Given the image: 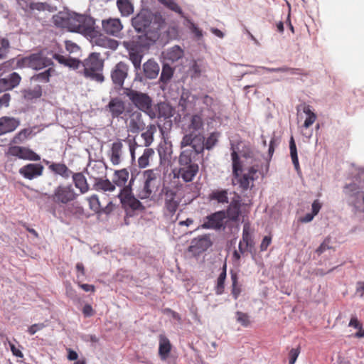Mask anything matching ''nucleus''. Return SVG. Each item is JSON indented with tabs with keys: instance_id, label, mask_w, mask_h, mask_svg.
Instances as JSON below:
<instances>
[{
	"instance_id": "f257e3e1",
	"label": "nucleus",
	"mask_w": 364,
	"mask_h": 364,
	"mask_svg": "<svg viewBox=\"0 0 364 364\" xmlns=\"http://www.w3.org/2000/svg\"><path fill=\"white\" fill-rule=\"evenodd\" d=\"M179 127L183 134L181 149L203 150L204 122L201 113L185 114L179 121Z\"/></svg>"
},
{
	"instance_id": "f03ea898",
	"label": "nucleus",
	"mask_w": 364,
	"mask_h": 364,
	"mask_svg": "<svg viewBox=\"0 0 364 364\" xmlns=\"http://www.w3.org/2000/svg\"><path fill=\"white\" fill-rule=\"evenodd\" d=\"M55 26L66 28L87 37H92L95 33V20L90 16L73 11H63L53 16Z\"/></svg>"
},
{
	"instance_id": "7ed1b4c3",
	"label": "nucleus",
	"mask_w": 364,
	"mask_h": 364,
	"mask_svg": "<svg viewBox=\"0 0 364 364\" xmlns=\"http://www.w3.org/2000/svg\"><path fill=\"white\" fill-rule=\"evenodd\" d=\"M134 29L138 32H144L137 38L148 41V44L154 43L160 37V30L164 20L159 13H153L148 9H142L132 19Z\"/></svg>"
},
{
	"instance_id": "20e7f679",
	"label": "nucleus",
	"mask_w": 364,
	"mask_h": 364,
	"mask_svg": "<svg viewBox=\"0 0 364 364\" xmlns=\"http://www.w3.org/2000/svg\"><path fill=\"white\" fill-rule=\"evenodd\" d=\"M181 149L178 157V168L175 175L184 182H191L198 172L199 168L197 161L202 155L203 150L189 148Z\"/></svg>"
},
{
	"instance_id": "39448f33",
	"label": "nucleus",
	"mask_w": 364,
	"mask_h": 364,
	"mask_svg": "<svg viewBox=\"0 0 364 364\" xmlns=\"http://www.w3.org/2000/svg\"><path fill=\"white\" fill-rule=\"evenodd\" d=\"M148 41L137 38L129 43H126V48L129 53V59L132 63L136 72L134 80L143 82L144 77L139 71L141 69V60L144 50L148 49L154 43L148 44Z\"/></svg>"
},
{
	"instance_id": "423d86ee",
	"label": "nucleus",
	"mask_w": 364,
	"mask_h": 364,
	"mask_svg": "<svg viewBox=\"0 0 364 364\" xmlns=\"http://www.w3.org/2000/svg\"><path fill=\"white\" fill-rule=\"evenodd\" d=\"M143 186L139 191V197L146 199L152 197L161 183V172L159 169L146 170L142 173Z\"/></svg>"
},
{
	"instance_id": "0eeeda50",
	"label": "nucleus",
	"mask_w": 364,
	"mask_h": 364,
	"mask_svg": "<svg viewBox=\"0 0 364 364\" xmlns=\"http://www.w3.org/2000/svg\"><path fill=\"white\" fill-rule=\"evenodd\" d=\"M83 68V74L87 78L97 82H102L105 80L102 73L103 61L100 58V54L91 53L83 62L81 61L80 68Z\"/></svg>"
},
{
	"instance_id": "6e6552de",
	"label": "nucleus",
	"mask_w": 364,
	"mask_h": 364,
	"mask_svg": "<svg viewBox=\"0 0 364 364\" xmlns=\"http://www.w3.org/2000/svg\"><path fill=\"white\" fill-rule=\"evenodd\" d=\"M232 161V183L234 186L238 185L243 190H247L250 186V181L254 180V175L257 170L251 168L248 173L241 174V165L240 164L239 156L236 151H233L231 154Z\"/></svg>"
},
{
	"instance_id": "1a4fd4ad",
	"label": "nucleus",
	"mask_w": 364,
	"mask_h": 364,
	"mask_svg": "<svg viewBox=\"0 0 364 364\" xmlns=\"http://www.w3.org/2000/svg\"><path fill=\"white\" fill-rule=\"evenodd\" d=\"M53 65L52 60L45 56L42 53L31 54L17 61V65L19 68H30L36 70L50 67Z\"/></svg>"
},
{
	"instance_id": "9d476101",
	"label": "nucleus",
	"mask_w": 364,
	"mask_h": 364,
	"mask_svg": "<svg viewBox=\"0 0 364 364\" xmlns=\"http://www.w3.org/2000/svg\"><path fill=\"white\" fill-rule=\"evenodd\" d=\"M122 119L125 121L128 132L132 134H138L146 127L142 114L139 111L127 109Z\"/></svg>"
},
{
	"instance_id": "9b49d317",
	"label": "nucleus",
	"mask_w": 364,
	"mask_h": 364,
	"mask_svg": "<svg viewBox=\"0 0 364 364\" xmlns=\"http://www.w3.org/2000/svg\"><path fill=\"white\" fill-rule=\"evenodd\" d=\"M123 95L139 110H146L152 105V100L146 93L132 88H123Z\"/></svg>"
},
{
	"instance_id": "f8f14e48",
	"label": "nucleus",
	"mask_w": 364,
	"mask_h": 364,
	"mask_svg": "<svg viewBox=\"0 0 364 364\" xmlns=\"http://www.w3.org/2000/svg\"><path fill=\"white\" fill-rule=\"evenodd\" d=\"M77 194L71 185L58 186L53 191L50 198L55 203L67 204L74 200Z\"/></svg>"
},
{
	"instance_id": "ddd939ff",
	"label": "nucleus",
	"mask_w": 364,
	"mask_h": 364,
	"mask_svg": "<svg viewBox=\"0 0 364 364\" xmlns=\"http://www.w3.org/2000/svg\"><path fill=\"white\" fill-rule=\"evenodd\" d=\"M225 220V211H217L204 218L203 222L201 224L200 228L203 229H210L215 230L225 229L226 222Z\"/></svg>"
},
{
	"instance_id": "4468645a",
	"label": "nucleus",
	"mask_w": 364,
	"mask_h": 364,
	"mask_svg": "<svg viewBox=\"0 0 364 364\" xmlns=\"http://www.w3.org/2000/svg\"><path fill=\"white\" fill-rule=\"evenodd\" d=\"M164 203L166 211L173 215L177 210L181 201V193L174 189L166 188L164 190Z\"/></svg>"
},
{
	"instance_id": "2eb2a0df",
	"label": "nucleus",
	"mask_w": 364,
	"mask_h": 364,
	"mask_svg": "<svg viewBox=\"0 0 364 364\" xmlns=\"http://www.w3.org/2000/svg\"><path fill=\"white\" fill-rule=\"evenodd\" d=\"M129 65L124 62H119L112 68L111 78L116 87L122 88L125 79L128 76Z\"/></svg>"
},
{
	"instance_id": "dca6fc26",
	"label": "nucleus",
	"mask_w": 364,
	"mask_h": 364,
	"mask_svg": "<svg viewBox=\"0 0 364 364\" xmlns=\"http://www.w3.org/2000/svg\"><path fill=\"white\" fill-rule=\"evenodd\" d=\"M8 154L21 159L31 161H39L41 159L40 156L36 153L28 148L22 146L11 145L9 147Z\"/></svg>"
},
{
	"instance_id": "f3484780",
	"label": "nucleus",
	"mask_w": 364,
	"mask_h": 364,
	"mask_svg": "<svg viewBox=\"0 0 364 364\" xmlns=\"http://www.w3.org/2000/svg\"><path fill=\"white\" fill-rule=\"evenodd\" d=\"M118 196L121 203L125 208H130L132 210H139L142 207L140 201L131 195L130 190L127 187L121 188Z\"/></svg>"
},
{
	"instance_id": "a211bd4d",
	"label": "nucleus",
	"mask_w": 364,
	"mask_h": 364,
	"mask_svg": "<svg viewBox=\"0 0 364 364\" xmlns=\"http://www.w3.org/2000/svg\"><path fill=\"white\" fill-rule=\"evenodd\" d=\"M44 169L40 164H28L19 169V173L26 179L32 180L41 176Z\"/></svg>"
},
{
	"instance_id": "6ab92c4d",
	"label": "nucleus",
	"mask_w": 364,
	"mask_h": 364,
	"mask_svg": "<svg viewBox=\"0 0 364 364\" xmlns=\"http://www.w3.org/2000/svg\"><path fill=\"white\" fill-rule=\"evenodd\" d=\"M161 55L164 61L175 63L183 58L184 50L180 46L175 45L164 50Z\"/></svg>"
},
{
	"instance_id": "aec40b11",
	"label": "nucleus",
	"mask_w": 364,
	"mask_h": 364,
	"mask_svg": "<svg viewBox=\"0 0 364 364\" xmlns=\"http://www.w3.org/2000/svg\"><path fill=\"white\" fill-rule=\"evenodd\" d=\"M123 144L121 140L117 139L111 145L108 151V156L114 166L120 164L123 158Z\"/></svg>"
},
{
	"instance_id": "412c9836",
	"label": "nucleus",
	"mask_w": 364,
	"mask_h": 364,
	"mask_svg": "<svg viewBox=\"0 0 364 364\" xmlns=\"http://www.w3.org/2000/svg\"><path fill=\"white\" fill-rule=\"evenodd\" d=\"M103 31L111 36H118L123 26L119 18H109L102 22Z\"/></svg>"
},
{
	"instance_id": "4be33fe9",
	"label": "nucleus",
	"mask_w": 364,
	"mask_h": 364,
	"mask_svg": "<svg viewBox=\"0 0 364 364\" xmlns=\"http://www.w3.org/2000/svg\"><path fill=\"white\" fill-rule=\"evenodd\" d=\"M211 245L212 242L208 236H201L192 240L189 250L194 254H199L205 251Z\"/></svg>"
},
{
	"instance_id": "5701e85b",
	"label": "nucleus",
	"mask_w": 364,
	"mask_h": 364,
	"mask_svg": "<svg viewBox=\"0 0 364 364\" xmlns=\"http://www.w3.org/2000/svg\"><path fill=\"white\" fill-rule=\"evenodd\" d=\"M107 107L112 118L122 119L126 112L124 102L118 97L112 98Z\"/></svg>"
},
{
	"instance_id": "b1692460",
	"label": "nucleus",
	"mask_w": 364,
	"mask_h": 364,
	"mask_svg": "<svg viewBox=\"0 0 364 364\" xmlns=\"http://www.w3.org/2000/svg\"><path fill=\"white\" fill-rule=\"evenodd\" d=\"M21 77L17 73H12L7 77L0 79V92L17 87L21 82Z\"/></svg>"
},
{
	"instance_id": "393cba45",
	"label": "nucleus",
	"mask_w": 364,
	"mask_h": 364,
	"mask_svg": "<svg viewBox=\"0 0 364 364\" xmlns=\"http://www.w3.org/2000/svg\"><path fill=\"white\" fill-rule=\"evenodd\" d=\"M91 38V42L94 46L102 48H108L115 50L118 46L117 41L107 38L103 35H97V31L95 30V33Z\"/></svg>"
},
{
	"instance_id": "a878e982",
	"label": "nucleus",
	"mask_w": 364,
	"mask_h": 364,
	"mask_svg": "<svg viewBox=\"0 0 364 364\" xmlns=\"http://www.w3.org/2000/svg\"><path fill=\"white\" fill-rule=\"evenodd\" d=\"M20 125L18 119L11 117L0 118V136L14 131Z\"/></svg>"
},
{
	"instance_id": "bb28decb",
	"label": "nucleus",
	"mask_w": 364,
	"mask_h": 364,
	"mask_svg": "<svg viewBox=\"0 0 364 364\" xmlns=\"http://www.w3.org/2000/svg\"><path fill=\"white\" fill-rule=\"evenodd\" d=\"M160 67L153 59H149L143 64L144 79L153 80L159 75Z\"/></svg>"
},
{
	"instance_id": "cd10ccee",
	"label": "nucleus",
	"mask_w": 364,
	"mask_h": 364,
	"mask_svg": "<svg viewBox=\"0 0 364 364\" xmlns=\"http://www.w3.org/2000/svg\"><path fill=\"white\" fill-rule=\"evenodd\" d=\"M171 344L168 338L164 334L159 338V355L161 360H166L171 352Z\"/></svg>"
},
{
	"instance_id": "c85d7f7f",
	"label": "nucleus",
	"mask_w": 364,
	"mask_h": 364,
	"mask_svg": "<svg viewBox=\"0 0 364 364\" xmlns=\"http://www.w3.org/2000/svg\"><path fill=\"white\" fill-rule=\"evenodd\" d=\"M93 188L97 191L105 193L112 192L116 188L114 183L111 182L109 179L103 178L102 177L95 178Z\"/></svg>"
},
{
	"instance_id": "c756f323",
	"label": "nucleus",
	"mask_w": 364,
	"mask_h": 364,
	"mask_svg": "<svg viewBox=\"0 0 364 364\" xmlns=\"http://www.w3.org/2000/svg\"><path fill=\"white\" fill-rule=\"evenodd\" d=\"M116 4L122 17H128L134 13L132 0H117Z\"/></svg>"
},
{
	"instance_id": "7c9ffc66",
	"label": "nucleus",
	"mask_w": 364,
	"mask_h": 364,
	"mask_svg": "<svg viewBox=\"0 0 364 364\" xmlns=\"http://www.w3.org/2000/svg\"><path fill=\"white\" fill-rule=\"evenodd\" d=\"M53 58L56 60L60 64L69 67L73 69H78L80 68L81 61L73 58H65V56L55 53Z\"/></svg>"
},
{
	"instance_id": "2f4dec72",
	"label": "nucleus",
	"mask_w": 364,
	"mask_h": 364,
	"mask_svg": "<svg viewBox=\"0 0 364 364\" xmlns=\"http://www.w3.org/2000/svg\"><path fill=\"white\" fill-rule=\"evenodd\" d=\"M105 168V165L101 161H94L88 164L86 171L90 177L95 179L101 177L100 175L103 173Z\"/></svg>"
},
{
	"instance_id": "473e14b6",
	"label": "nucleus",
	"mask_w": 364,
	"mask_h": 364,
	"mask_svg": "<svg viewBox=\"0 0 364 364\" xmlns=\"http://www.w3.org/2000/svg\"><path fill=\"white\" fill-rule=\"evenodd\" d=\"M157 131V126L154 124H150L146 127V130L141 134V137L144 140V145L146 147L149 146L154 141V136Z\"/></svg>"
},
{
	"instance_id": "72a5a7b5",
	"label": "nucleus",
	"mask_w": 364,
	"mask_h": 364,
	"mask_svg": "<svg viewBox=\"0 0 364 364\" xmlns=\"http://www.w3.org/2000/svg\"><path fill=\"white\" fill-rule=\"evenodd\" d=\"M226 217L228 216L230 220L235 221L238 219L240 214V202L239 199L232 200L227 210Z\"/></svg>"
},
{
	"instance_id": "f704fd0d",
	"label": "nucleus",
	"mask_w": 364,
	"mask_h": 364,
	"mask_svg": "<svg viewBox=\"0 0 364 364\" xmlns=\"http://www.w3.org/2000/svg\"><path fill=\"white\" fill-rule=\"evenodd\" d=\"M129 172L127 169L123 168L116 171L114 174L113 183L119 187H124L129 179Z\"/></svg>"
},
{
	"instance_id": "c9c22d12",
	"label": "nucleus",
	"mask_w": 364,
	"mask_h": 364,
	"mask_svg": "<svg viewBox=\"0 0 364 364\" xmlns=\"http://www.w3.org/2000/svg\"><path fill=\"white\" fill-rule=\"evenodd\" d=\"M73 182L77 188H78L81 193H85L88 191L89 186L87 180L82 173H77L73 175Z\"/></svg>"
},
{
	"instance_id": "e433bc0d",
	"label": "nucleus",
	"mask_w": 364,
	"mask_h": 364,
	"mask_svg": "<svg viewBox=\"0 0 364 364\" xmlns=\"http://www.w3.org/2000/svg\"><path fill=\"white\" fill-rule=\"evenodd\" d=\"M209 199L211 201H216L220 204H228L229 203L228 191L226 190H215L209 195Z\"/></svg>"
},
{
	"instance_id": "4c0bfd02",
	"label": "nucleus",
	"mask_w": 364,
	"mask_h": 364,
	"mask_svg": "<svg viewBox=\"0 0 364 364\" xmlns=\"http://www.w3.org/2000/svg\"><path fill=\"white\" fill-rule=\"evenodd\" d=\"M154 155V151L151 148L146 147L144 149L142 155L138 159L139 167L144 168L149 165V161Z\"/></svg>"
},
{
	"instance_id": "58836bf2",
	"label": "nucleus",
	"mask_w": 364,
	"mask_h": 364,
	"mask_svg": "<svg viewBox=\"0 0 364 364\" xmlns=\"http://www.w3.org/2000/svg\"><path fill=\"white\" fill-rule=\"evenodd\" d=\"M173 73L174 69L167 63H164L160 75V82L164 85H167L173 77Z\"/></svg>"
},
{
	"instance_id": "ea45409f",
	"label": "nucleus",
	"mask_w": 364,
	"mask_h": 364,
	"mask_svg": "<svg viewBox=\"0 0 364 364\" xmlns=\"http://www.w3.org/2000/svg\"><path fill=\"white\" fill-rule=\"evenodd\" d=\"M173 114V109L168 103L160 102L158 104V117L168 119Z\"/></svg>"
},
{
	"instance_id": "a19ab883",
	"label": "nucleus",
	"mask_w": 364,
	"mask_h": 364,
	"mask_svg": "<svg viewBox=\"0 0 364 364\" xmlns=\"http://www.w3.org/2000/svg\"><path fill=\"white\" fill-rule=\"evenodd\" d=\"M302 110L307 116L304 123V127L307 129L315 122L316 119V114L311 110L309 105H303Z\"/></svg>"
},
{
	"instance_id": "79ce46f5",
	"label": "nucleus",
	"mask_w": 364,
	"mask_h": 364,
	"mask_svg": "<svg viewBox=\"0 0 364 364\" xmlns=\"http://www.w3.org/2000/svg\"><path fill=\"white\" fill-rule=\"evenodd\" d=\"M50 168L56 174L65 178H69L72 173L71 171L63 164H52Z\"/></svg>"
},
{
	"instance_id": "37998d69",
	"label": "nucleus",
	"mask_w": 364,
	"mask_h": 364,
	"mask_svg": "<svg viewBox=\"0 0 364 364\" xmlns=\"http://www.w3.org/2000/svg\"><path fill=\"white\" fill-rule=\"evenodd\" d=\"M289 149H290V156L292 160V163L294 164V168L297 172L300 170L299 159H298V155H297V149L296 146L294 142V138L291 137L290 141H289Z\"/></svg>"
},
{
	"instance_id": "c03bdc74",
	"label": "nucleus",
	"mask_w": 364,
	"mask_h": 364,
	"mask_svg": "<svg viewBox=\"0 0 364 364\" xmlns=\"http://www.w3.org/2000/svg\"><path fill=\"white\" fill-rule=\"evenodd\" d=\"M53 72H54V69L50 67L45 71L33 75L31 80L40 82H48Z\"/></svg>"
},
{
	"instance_id": "a18cd8bd",
	"label": "nucleus",
	"mask_w": 364,
	"mask_h": 364,
	"mask_svg": "<svg viewBox=\"0 0 364 364\" xmlns=\"http://www.w3.org/2000/svg\"><path fill=\"white\" fill-rule=\"evenodd\" d=\"M218 136H219L218 133H217V132H212L206 139L204 137V139H203V144L204 145H203V151H204L205 148L206 149H210L213 146H215V145L218 142Z\"/></svg>"
},
{
	"instance_id": "49530a36",
	"label": "nucleus",
	"mask_w": 364,
	"mask_h": 364,
	"mask_svg": "<svg viewBox=\"0 0 364 364\" xmlns=\"http://www.w3.org/2000/svg\"><path fill=\"white\" fill-rule=\"evenodd\" d=\"M203 71V68L202 64L198 63L197 61H193L188 69V73L192 78L198 77Z\"/></svg>"
},
{
	"instance_id": "de8ad7c7",
	"label": "nucleus",
	"mask_w": 364,
	"mask_h": 364,
	"mask_svg": "<svg viewBox=\"0 0 364 364\" xmlns=\"http://www.w3.org/2000/svg\"><path fill=\"white\" fill-rule=\"evenodd\" d=\"M31 133L29 129H23L16 134L11 141V144H18L22 143L27 136Z\"/></svg>"
},
{
	"instance_id": "09e8293b",
	"label": "nucleus",
	"mask_w": 364,
	"mask_h": 364,
	"mask_svg": "<svg viewBox=\"0 0 364 364\" xmlns=\"http://www.w3.org/2000/svg\"><path fill=\"white\" fill-rule=\"evenodd\" d=\"M17 1L21 8L25 11L28 9L40 10L43 6V4H34L32 0H17Z\"/></svg>"
},
{
	"instance_id": "8fccbe9b",
	"label": "nucleus",
	"mask_w": 364,
	"mask_h": 364,
	"mask_svg": "<svg viewBox=\"0 0 364 364\" xmlns=\"http://www.w3.org/2000/svg\"><path fill=\"white\" fill-rule=\"evenodd\" d=\"M226 278V264L223 266V272L220 274L217 280L216 294H221L224 289V283Z\"/></svg>"
},
{
	"instance_id": "3c124183",
	"label": "nucleus",
	"mask_w": 364,
	"mask_h": 364,
	"mask_svg": "<svg viewBox=\"0 0 364 364\" xmlns=\"http://www.w3.org/2000/svg\"><path fill=\"white\" fill-rule=\"evenodd\" d=\"M259 69L264 70L267 72L270 73H284L288 72L291 75L296 74V70L294 68H290L288 67H281V68H267V67H259Z\"/></svg>"
},
{
	"instance_id": "603ef678",
	"label": "nucleus",
	"mask_w": 364,
	"mask_h": 364,
	"mask_svg": "<svg viewBox=\"0 0 364 364\" xmlns=\"http://www.w3.org/2000/svg\"><path fill=\"white\" fill-rule=\"evenodd\" d=\"M160 4H163L166 8L170 10L178 13L181 14L182 10L181 7L178 5V4L174 0H157Z\"/></svg>"
},
{
	"instance_id": "864d4df0",
	"label": "nucleus",
	"mask_w": 364,
	"mask_h": 364,
	"mask_svg": "<svg viewBox=\"0 0 364 364\" xmlns=\"http://www.w3.org/2000/svg\"><path fill=\"white\" fill-rule=\"evenodd\" d=\"M246 246H249L252 242V237L250 232V226L249 223H245L242 229V240Z\"/></svg>"
},
{
	"instance_id": "5fc2aeb1",
	"label": "nucleus",
	"mask_w": 364,
	"mask_h": 364,
	"mask_svg": "<svg viewBox=\"0 0 364 364\" xmlns=\"http://www.w3.org/2000/svg\"><path fill=\"white\" fill-rule=\"evenodd\" d=\"M90 208L95 213H99L101 210V205L97 195H92L88 198Z\"/></svg>"
},
{
	"instance_id": "6e6d98bb",
	"label": "nucleus",
	"mask_w": 364,
	"mask_h": 364,
	"mask_svg": "<svg viewBox=\"0 0 364 364\" xmlns=\"http://www.w3.org/2000/svg\"><path fill=\"white\" fill-rule=\"evenodd\" d=\"M360 186L355 183H350L344 187L343 191L346 196L350 197L355 196L359 193Z\"/></svg>"
},
{
	"instance_id": "4d7b16f0",
	"label": "nucleus",
	"mask_w": 364,
	"mask_h": 364,
	"mask_svg": "<svg viewBox=\"0 0 364 364\" xmlns=\"http://www.w3.org/2000/svg\"><path fill=\"white\" fill-rule=\"evenodd\" d=\"M10 47L9 41L6 38L0 40V60L6 58Z\"/></svg>"
},
{
	"instance_id": "13d9d810",
	"label": "nucleus",
	"mask_w": 364,
	"mask_h": 364,
	"mask_svg": "<svg viewBox=\"0 0 364 364\" xmlns=\"http://www.w3.org/2000/svg\"><path fill=\"white\" fill-rule=\"evenodd\" d=\"M197 100L199 104L201 103V104L204 105L207 107V109H211V110L213 109L214 102H213V99L211 97L205 95H203L200 97H198Z\"/></svg>"
},
{
	"instance_id": "bf43d9fd",
	"label": "nucleus",
	"mask_w": 364,
	"mask_h": 364,
	"mask_svg": "<svg viewBox=\"0 0 364 364\" xmlns=\"http://www.w3.org/2000/svg\"><path fill=\"white\" fill-rule=\"evenodd\" d=\"M188 27L191 32L194 34L195 38L197 40H200L203 38V33L202 30L198 28V26L193 22L188 21Z\"/></svg>"
},
{
	"instance_id": "052dcab7",
	"label": "nucleus",
	"mask_w": 364,
	"mask_h": 364,
	"mask_svg": "<svg viewBox=\"0 0 364 364\" xmlns=\"http://www.w3.org/2000/svg\"><path fill=\"white\" fill-rule=\"evenodd\" d=\"M235 314L237 321L241 325L243 326H247L250 324L249 316L247 314L241 311H237Z\"/></svg>"
},
{
	"instance_id": "680f3d73",
	"label": "nucleus",
	"mask_w": 364,
	"mask_h": 364,
	"mask_svg": "<svg viewBox=\"0 0 364 364\" xmlns=\"http://www.w3.org/2000/svg\"><path fill=\"white\" fill-rule=\"evenodd\" d=\"M41 87L40 86H36L33 90L26 91L25 96L29 99L38 98L41 96Z\"/></svg>"
},
{
	"instance_id": "e2e57ef3",
	"label": "nucleus",
	"mask_w": 364,
	"mask_h": 364,
	"mask_svg": "<svg viewBox=\"0 0 364 364\" xmlns=\"http://www.w3.org/2000/svg\"><path fill=\"white\" fill-rule=\"evenodd\" d=\"M232 294L235 299H237L240 294V289L237 287V276L235 274H232Z\"/></svg>"
},
{
	"instance_id": "0e129e2a",
	"label": "nucleus",
	"mask_w": 364,
	"mask_h": 364,
	"mask_svg": "<svg viewBox=\"0 0 364 364\" xmlns=\"http://www.w3.org/2000/svg\"><path fill=\"white\" fill-rule=\"evenodd\" d=\"M44 327L45 326L43 323H35L28 328V331L31 335H34L36 332L41 331Z\"/></svg>"
},
{
	"instance_id": "69168bd1",
	"label": "nucleus",
	"mask_w": 364,
	"mask_h": 364,
	"mask_svg": "<svg viewBox=\"0 0 364 364\" xmlns=\"http://www.w3.org/2000/svg\"><path fill=\"white\" fill-rule=\"evenodd\" d=\"M65 48L70 53H76L80 50L79 46L71 41L65 42Z\"/></svg>"
},
{
	"instance_id": "338daca9",
	"label": "nucleus",
	"mask_w": 364,
	"mask_h": 364,
	"mask_svg": "<svg viewBox=\"0 0 364 364\" xmlns=\"http://www.w3.org/2000/svg\"><path fill=\"white\" fill-rule=\"evenodd\" d=\"M299 354V351L296 348H292L289 352V364H294L298 355Z\"/></svg>"
},
{
	"instance_id": "774afa93",
	"label": "nucleus",
	"mask_w": 364,
	"mask_h": 364,
	"mask_svg": "<svg viewBox=\"0 0 364 364\" xmlns=\"http://www.w3.org/2000/svg\"><path fill=\"white\" fill-rule=\"evenodd\" d=\"M356 294L360 298L364 299V282H359L357 283Z\"/></svg>"
}]
</instances>
